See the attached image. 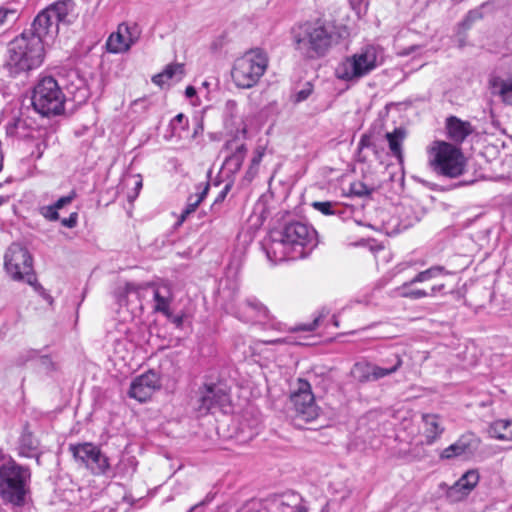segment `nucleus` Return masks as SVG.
Masks as SVG:
<instances>
[{
  "label": "nucleus",
  "mask_w": 512,
  "mask_h": 512,
  "mask_svg": "<svg viewBox=\"0 0 512 512\" xmlns=\"http://www.w3.org/2000/svg\"><path fill=\"white\" fill-rule=\"evenodd\" d=\"M481 18H482V13L479 10H471L468 12V14L464 20V23L470 24V23L474 22L475 20L481 19Z\"/></svg>",
  "instance_id": "53"
},
{
  "label": "nucleus",
  "mask_w": 512,
  "mask_h": 512,
  "mask_svg": "<svg viewBox=\"0 0 512 512\" xmlns=\"http://www.w3.org/2000/svg\"><path fill=\"white\" fill-rule=\"evenodd\" d=\"M232 187V184L231 183H226L225 186L223 187V189L219 192V194L217 195V197L215 198V202L216 203H220V204H223L227 194L229 193L230 189Z\"/></svg>",
  "instance_id": "52"
},
{
  "label": "nucleus",
  "mask_w": 512,
  "mask_h": 512,
  "mask_svg": "<svg viewBox=\"0 0 512 512\" xmlns=\"http://www.w3.org/2000/svg\"><path fill=\"white\" fill-rule=\"evenodd\" d=\"M65 95L52 76H43L35 84L31 104L43 117L59 116L65 111Z\"/></svg>",
  "instance_id": "6"
},
{
  "label": "nucleus",
  "mask_w": 512,
  "mask_h": 512,
  "mask_svg": "<svg viewBox=\"0 0 512 512\" xmlns=\"http://www.w3.org/2000/svg\"><path fill=\"white\" fill-rule=\"evenodd\" d=\"M391 362L392 366L390 367H380L369 362H357L351 369V375L360 383L375 381L395 373L402 365V358L400 355H395Z\"/></svg>",
  "instance_id": "14"
},
{
  "label": "nucleus",
  "mask_w": 512,
  "mask_h": 512,
  "mask_svg": "<svg viewBox=\"0 0 512 512\" xmlns=\"http://www.w3.org/2000/svg\"><path fill=\"white\" fill-rule=\"evenodd\" d=\"M29 130L30 125L28 124L27 119L21 117H14L6 125V133L11 137L24 138L28 135Z\"/></svg>",
  "instance_id": "30"
},
{
  "label": "nucleus",
  "mask_w": 512,
  "mask_h": 512,
  "mask_svg": "<svg viewBox=\"0 0 512 512\" xmlns=\"http://www.w3.org/2000/svg\"><path fill=\"white\" fill-rule=\"evenodd\" d=\"M229 405L230 396L219 384L204 383L196 392L194 409L199 416H206L215 409L225 411Z\"/></svg>",
  "instance_id": "13"
},
{
  "label": "nucleus",
  "mask_w": 512,
  "mask_h": 512,
  "mask_svg": "<svg viewBox=\"0 0 512 512\" xmlns=\"http://www.w3.org/2000/svg\"><path fill=\"white\" fill-rule=\"evenodd\" d=\"M134 42L135 40L129 32V27L125 24H121L117 32L109 36L106 46L111 53H122L128 51Z\"/></svg>",
  "instance_id": "22"
},
{
  "label": "nucleus",
  "mask_w": 512,
  "mask_h": 512,
  "mask_svg": "<svg viewBox=\"0 0 512 512\" xmlns=\"http://www.w3.org/2000/svg\"><path fill=\"white\" fill-rule=\"evenodd\" d=\"M377 66V51L374 46H366L360 52L340 62L335 75L338 79L352 81L362 78Z\"/></svg>",
  "instance_id": "10"
},
{
  "label": "nucleus",
  "mask_w": 512,
  "mask_h": 512,
  "mask_svg": "<svg viewBox=\"0 0 512 512\" xmlns=\"http://www.w3.org/2000/svg\"><path fill=\"white\" fill-rule=\"evenodd\" d=\"M196 95V89L193 86H187L185 89V96L187 98H192Z\"/></svg>",
  "instance_id": "60"
},
{
  "label": "nucleus",
  "mask_w": 512,
  "mask_h": 512,
  "mask_svg": "<svg viewBox=\"0 0 512 512\" xmlns=\"http://www.w3.org/2000/svg\"><path fill=\"white\" fill-rule=\"evenodd\" d=\"M411 285L412 284H408V281L403 283L401 286L395 289L396 294L400 297L412 300H417L429 296V293L423 289H409V286Z\"/></svg>",
  "instance_id": "34"
},
{
  "label": "nucleus",
  "mask_w": 512,
  "mask_h": 512,
  "mask_svg": "<svg viewBox=\"0 0 512 512\" xmlns=\"http://www.w3.org/2000/svg\"><path fill=\"white\" fill-rule=\"evenodd\" d=\"M267 67V54L259 48L251 49L235 60L232 79L239 88H252L259 82Z\"/></svg>",
  "instance_id": "7"
},
{
  "label": "nucleus",
  "mask_w": 512,
  "mask_h": 512,
  "mask_svg": "<svg viewBox=\"0 0 512 512\" xmlns=\"http://www.w3.org/2000/svg\"><path fill=\"white\" fill-rule=\"evenodd\" d=\"M406 137V130L403 127H397L393 132L386 133V139L389 144L391 154L399 161L403 160L402 143Z\"/></svg>",
  "instance_id": "27"
},
{
  "label": "nucleus",
  "mask_w": 512,
  "mask_h": 512,
  "mask_svg": "<svg viewBox=\"0 0 512 512\" xmlns=\"http://www.w3.org/2000/svg\"><path fill=\"white\" fill-rule=\"evenodd\" d=\"M39 450V441L34 437L26 424L18 439L17 454L24 458H33L36 451Z\"/></svg>",
  "instance_id": "24"
},
{
  "label": "nucleus",
  "mask_w": 512,
  "mask_h": 512,
  "mask_svg": "<svg viewBox=\"0 0 512 512\" xmlns=\"http://www.w3.org/2000/svg\"><path fill=\"white\" fill-rule=\"evenodd\" d=\"M18 18L16 9L0 7V26L4 25L9 20L15 21Z\"/></svg>",
  "instance_id": "43"
},
{
  "label": "nucleus",
  "mask_w": 512,
  "mask_h": 512,
  "mask_svg": "<svg viewBox=\"0 0 512 512\" xmlns=\"http://www.w3.org/2000/svg\"><path fill=\"white\" fill-rule=\"evenodd\" d=\"M293 512H307V509L305 506L298 504L294 506Z\"/></svg>",
  "instance_id": "63"
},
{
  "label": "nucleus",
  "mask_w": 512,
  "mask_h": 512,
  "mask_svg": "<svg viewBox=\"0 0 512 512\" xmlns=\"http://www.w3.org/2000/svg\"><path fill=\"white\" fill-rule=\"evenodd\" d=\"M138 462L134 456L123 455L116 465V472L122 476H131L137 469Z\"/></svg>",
  "instance_id": "32"
},
{
  "label": "nucleus",
  "mask_w": 512,
  "mask_h": 512,
  "mask_svg": "<svg viewBox=\"0 0 512 512\" xmlns=\"http://www.w3.org/2000/svg\"><path fill=\"white\" fill-rule=\"evenodd\" d=\"M189 127V120L183 113L177 114L169 123L172 136L181 137V133Z\"/></svg>",
  "instance_id": "35"
},
{
  "label": "nucleus",
  "mask_w": 512,
  "mask_h": 512,
  "mask_svg": "<svg viewBox=\"0 0 512 512\" xmlns=\"http://www.w3.org/2000/svg\"><path fill=\"white\" fill-rule=\"evenodd\" d=\"M4 266L7 273L14 280H22L33 286L45 299L52 302V298L46 295L44 288L37 283L33 270V259L28 249L19 243H12L4 256Z\"/></svg>",
  "instance_id": "8"
},
{
  "label": "nucleus",
  "mask_w": 512,
  "mask_h": 512,
  "mask_svg": "<svg viewBox=\"0 0 512 512\" xmlns=\"http://www.w3.org/2000/svg\"><path fill=\"white\" fill-rule=\"evenodd\" d=\"M144 289L143 285L127 282L125 285L119 286L114 290V297L119 305H127L131 296L140 300Z\"/></svg>",
  "instance_id": "25"
},
{
  "label": "nucleus",
  "mask_w": 512,
  "mask_h": 512,
  "mask_svg": "<svg viewBox=\"0 0 512 512\" xmlns=\"http://www.w3.org/2000/svg\"><path fill=\"white\" fill-rule=\"evenodd\" d=\"M41 455H42V452H40V450H37L36 455H34V457H33V458H35L37 465H41Z\"/></svg>",
  "instance_id": "64"
},
{
  "label": "nucleus",
  "mask_w": 512,
  "mask_h": 512,
  "mask_svg": "<svg viewBox=\"0 0 512 512\" xmlns=\"http://www.w3.org/2000/svg\"><path fill=\"white\" fill-rule=\"evenodd\" d=\"M69 451L76 462L85 466L94 475H107L111 470L108 456L91 442L70 444Z\"/></svg>",
  "instance_id": "12"
},
{
  "label": "nucleus",
  "mask_w": 512,
  "mask_h": 512,
  "mask_svg": "<svg viewBox=\"0 0 512 512\" xmlns=\"http://www.w3.org/2000/svg\"><path fill=\"white\" fill-rule=\"evenodd\" d=\"M39 362H40V365L45 369V370H52L54 368V363L53 361L51 360V358L47 355H44V356H40L39 357Z\"/></svg>",
  "instance_id": "54"
},
{
  "label": "nucleus",
  "mask_w": 512,
  "mask_h": 512,
  "mask_svg": "<svg viewBox=\"0 0 512 512\" xmlns=\"http://www.w3.org/2000/svg\"><path fill=\"white\" fill-rule=\"evenodd\" d=\"M242 311L253 315L255 318L251 321H245L246 323L260 322L268 318V309L256 298H248L244 303H241Z\"/></svg>",
  "instance_id": "28"
},
{
  "label": "nucleus",
  "mask_w": 512,
  "mask_h": 512,
  "mask_svg": "<svg viewBox=\"0 0 512 512\" xmlns=\"http://www.w3.org/2000/svg\"><path fill=\"white\" fill-rule=\"evenodd\" d=\"M395 355H398L397 353H393L391 354L390 356L386 357L385 359L382 360V364L383 366L382 367H390L392 366V362H391V359L393 358V356Z\"/></svg>",
  "instance_id": "61"
},
{
  "label": "nucleus",
  "mask_w": 512,
  "mask_h": 512,
  "mask_svg": "<svg viewBox=\"0 0 512 512\" xmlns=\"http://www.w3.org/2000/svg\"><path fill=\"white\" fill-rule=\"evenodd\" d=\"M39 213L48 221H57L60 219L59 212L52 204L40 207Z\"/></svg>",
  "instance_id": "44"
},
{
  "label": "nucleus",
  "mask_w": 512,
  "mask_h": 512,
  "mask_svg": "<svg viewBox=\"0 0 512 512\" xmlns=\"http://www.w3.org/2000/svg\"><path fill=\"white\" fill-rule=\"evenodd\" d=\"M74 9L72 0H58L41 10L34 18L29 29L23 32L40 40L43 45L47 38H53L59 30V23L65 22Z\"/></svg>",
  "instance_id": "5"
},
{
  "label": "nucleus",
  "mask_w": 512,
  "mask_h": 512,
  "mask_svg": "<svg viewBox=\"0 0 512 512\" xmlns=\"http://www.w3.org/2000/svg\"><path fill=\"white\" fill-rule=\"evenodd\" d=\"M480 439L471 432L461 435L456 442L446 447L440 453L441 459H453L458 457H470L479 448Z\"/></svg>",
  "instance_id": "16"
},
{
  "label": "nucleus",
  "mask_w": 512,
  "mask_h": 512,
  "mask_svg": "<svg viewBox=\"0 0 512 512\" xmlns=\"http://www.w3.org/2000/svg\"><path fill=\"white\" fill-rule=\"evenodd\" d=\"M289 401L294 412V421L309 423L320 415V408L315 402L311 384L306 379H297L296 389L290 394Z\"/></svg>",
  "instance_id": "11"
},
{
  "label": "nucleus",
  "mask_w": 512,
  "mask_h": 512,
  "mask_svg": "<svg viewBox=\"0 0 512 512\" xmlns=\"http://www.w3.org/2000/svg\"><path fill=\"white\" fill-rule=\"evenodd\" d=\"M446 131L447 137L452 142L461 144L474 132V128L469 121H463L456 116H449L446 119Z\"/></svg>",
  "instance_id": "21"
},
{
  "label": "nucleus",
  "mask_w": 512,
  "mask_h": 512,
  "mask_svg": "<svg viewBox=\"0 0 512 512\" xmlns=\"http://www.w3.org/2000/svg\"><path fill=\"white\" fill-rule=\"evenodd\" d=\"M312 92H313V85L310 82H306L305 85L303 86V88L301 90L297 91L292 96V102L294 104L301 103V102L307 100L308 97L312 94Z\"/></svg>",
  "instance_id": "41"
},
{
  "label": "nucleus",
  "mask_w": 512,
  "mask_h": 512,
  "mask_svg": "<svg viewBox=\"0 0 512 512\" xmlns=\"http://www.w3.org/2000/svg\"><path fill=\"white\" fill-rule=\"evenodd\" d=\"M61 224L67 228H74L78 224V213L72 212L68 218L61 219Z\"/></svg>",
  "instance_id": "49"
},
{
  "label": "nucleus",
  "mask_w": 512,
  "mask_h": 512,
  "mask_svg": "<svg viewBox=\"0 0 512 512\" xmlns=\"http://www.w3.org/2000/svg\"><path fill=\"white\" fill-rule=\"evenodd\" d=\"M239 289L235 283L226 285L219 291V298L222 301V306L226 312L231 313L241 321H251L255 317L246 311H242L241 304L237 305Z\"/></svg>",
  "instance_id": "19"
},
{
  "label": "nucleus",
  "mask_w": 512,
  "mask_h": 512,
  "mask_svg": "<svg viewBox=\"0 0 512 512\" xmlns=\"http://www.w3.org/2000/svg\"><path fill=\"white\" fill-rule=\"evenodd\" d=\"M322 318V315H318L317 317L314 318V320L310 323H307V324H302L300 326H298L297 328H295L296 331H314L319 323H320V320Z\"/></svg>",
  "instance_id": "48"
},
{
  "label": "nucleus",
  "mask_w": 512,
  "mask_h": 512,
  "mask_svg": "<svg viewBox=\"0 0 512 512\" xmlns=\"http://www.w3.org/2000/svg\"><path fill=\"white\" fill-rule=\"evenodd\" d=\"M311 206L321 212L323 215H336L342 217L345 214V209L337 202L331 201H315Z\"/></svg>",
  "instance_id": "31"
},
{
  "label": "nucleus",
  "mask_w": 512,
  "mask_h": 512,
  "mask_svg": "<svg viewBox=\"0 0 512 512\" xmlns=\"http://www.w3.org/2000/svg\"><path fill=\"white\" fill-rule=\"evenodd\" d=\"M209 183H205V184H200L196 187L197 189V193L195 195H190L188 197V201H187V205H186V208L183 210L182 214H181V217H180V222L184 221L185 218L192 212H194L196 210V208L198 207V205L204 200V198L206 197L208 191H209Z\"/></svg>",
  "instance_id": "29"
},
{
  "label": "nucleus",
  "mask_w": 512,
  "mask_h": 512,
  "mask_svg": "<svg viewBox=\"0 0 512 512\" xmlns=\"http://www.w3.org/2000/svg\"><path fill=\"white\" fill-rule=\"evenodd\" d=\"M444 266L436 265L432 266L424 271L419 272L414 278L408 281V284H415L420 282L428 281L439 275L448 274Z\"/></svg>",
  "instance_id": "33"
},
{
  "label": "nucleus",
  "mask_w": 512,
  "mask_h": 512,
  "mask_svg": "<svg viewBox=\"0 0 512 512\" xmlns=\"http://www.w3.org/2000/svg\"><path fill=\"white\" fill-rule=\"evenodd\" d=\"M365 148H372L376 152V145L372 142V135L369 133L363 134L358 143L357 154L359 162L366 161V157L362 156V151Z\"/></svg>",
  "instance_id": "38"
},
{
  "label": "nucleus",
  "mask_w": 512,
  "mask_h": 512,
  "mask_svg": "<svg viewBox=\"0 0 512 512\" xmlns=\"http://www.w3.org/2000/svg\"><path fill=\"white\" fill-rule=\"evenodd\" d=\"M76 198V192L71 191L68 195L60 197L56 202H54L52 205L54 208L59 211L66 205L70 204L74 199Z\"/></svg>",
  "instance_id": "46"
},
{
  "label": "nucleus",
  "mask_w": 512,
  "mask_h": 512,
  "mask_svg": "<svg viewBox=\"0 0 512 512\" xmlns=\"http://www.w3.org/2000/svg\"><path fill=\"white\" fill-rule=\"evenodd\" d=\"M32 471L11 456L0 455V499L12 508H23L31 498Z\"/></svg>",
  "instance_id": "3"
},
{
  "label": "nucleus",
  "mask_w": 512,
  "mask_h": 512,
  "mask_svg": "<svg viewBox=\"0 0 512 512\" xmlns=\"http://www.w3.org/2000/svg\"><path fill=\"white\" fill-rule=\"evenodd\" d=\"M211 215L208 218L209 224H214L217 222H221L223 215L225 214V210L223 208V204L216 203L215 201L212 203L210 207Z\"/></svg>",
  "instance_id": "40"
},
{
  "label": "nucleus",
  "mask_w": 512,
  "mask_h": 512,
  "mask_svg": "<svg viewBox=\"0 0 512 512\" xmlns=\"http://www.w3.org/2000/svg\"><path fill=\"white\" fill-rule=\"evenodd\" d=\"M215 495L216 493L209 492L202 501L190 507L187 512H202L203 507L210 504L214 500Z\"/></svg>",
  "instance_id": "45"
},
{
  "label": "nucleus",
  "mask_w": 512,
  "mask_h": 512,
  "mask_svg": "<svg viewBox=\"0 0 512 512\" xmlns=\"http://www.w3.org/2000/svg\"><path fill=\"white\" fill-rule=\"evenodd\" d=\"M204 131V125L202 120H198L192 134V138L196 139L198 135H201Z\"/></svg>",
  "instance_id": "56"
},
{
  "label": "nucleus",
  "mask_w": 512,
  "mask_h": 512,
  "mask_svg": "<svg viewBox=\"0 0 512 512\" xmlns=\"http://www.w3.org/2000/svg\"><path fill=\"white\" fill-rule=\"evenodd\" d=\"M423 435L427 445L434 444L439 440L445 431L442 424L441 416L433 413H425L422 415Z\"/></svg>",
  "instance_id": "23"
},
{
  "label": "nucleus",
  "mask_w": 512,
  "mask_h": 512,
  "mask_svg": "<svg viewBox=\"0 0 512 512\" xmlns=\"http://www.w3.org/2000/svg\"><path fill=\"white\" fill-rule=\"evenodd\" d=\"M491 438L501 441H512V420L499 419L492 422L488 428Z\"/></svg>",
  "instance_id": "26"
},
{
  "label": "nucleus",
  "mask_w": 512,
  "mask_h": 512,
  "mask_svg": "<svg viewBox=\"0 0 512 512\" xmlns=\"http://www.w3.org/2000/svg\"><path fill=\"white\" fill-rule=\"evenodd\" d=\"M71 75H75L77 77V79H78V84L76 85L77 89H82V88L86 87L87 81H86L85 78L79 76L78 71H73L71 73Z\"/></svg>",
  "instance_id": "58"
},
{
  "label": "nucleus",
  "mask_w": 512,
  "mask_h": 512,
  "mask_svg": "<svg viewBox=\"0 0 512 512\" xmlns=\"http://www.w3.org/2000/svg\"><path fill=\"white\" fill-rule=\"evenodd\" d=\"M141 188H142V179H138L135 182V195L134 196H130L129 195V200L130 201H132L133 199H135L138 196L139 191H140Z\"/></svg>",
  "instance_id": "59"
},
{
  "label": "nucleus",
  "mask_w": 512,
  "mask_h": 512,
  "mask_svg": "<svg viewBox=\"0 0 512 512\" xmlns=\"http://www.w3.org/2000/svg\"><path fill=\"white\" fill-rule=\"evenodd\" d=\"M499 95L504 103L512 105V77L500 81Z\"/></svg>",
  "instance_id": "37"
},
{
  "label": "nucleus",
  "mask_w": 512,
  "mask_h": 512,
  "mask_svg": "<svg viewBox=\"0 0 512 512\" xmlns=\"http://www.w3.org/2000/svg\"><path fill=\"white\" fill-rule=\"evenodd\" d=\"M39 355V352L34 349L27 350L25 353L21 354L18 358V362L20 364H24L29 360L37 358Z\"/></svg>",
  "instance_id": "50"
},
{
  "label": "nucleus",
  "mask_w": 512,
  "mask_h": 512,
  "mask_svg": "<svg viewBox=\"0 0 512 512\" xmlns=\"http://www.w3.org/2000/svg\"><path fill=\"white\" fill-rule=\"evenodd\" d=\"M223 151L227 152L223 163L224 169L230 174L238 173L247 155L246 144L234 137L224 143Z\"/></svg>",
  "instance_id": "17"
},
{
  "label": "nucleus",
  "mask_w": 512,
  "mask_h": 512,
  "mask_svg": "<svg viewBox=\"0 0 512 512\" xmlns=\"http://www.w3.org/2000/svg\"><path fill=\"white\" fill-rule=\"evenodd\" d=\"M44 58L43 43L22 32L9 42L3 67L10 77L16 78L38 69L43 64Z\"/></svg>",
  "instance_id": "4"
},
{
  "label": "nucleus",
  "mask_w": 512,
  "mask_h": 512,
  "mask_svg": "<svg viewBox=\"0 0 512 512\" xmlns=\"http://www.w3.org/2000/svg\"><path fill=\"white\" fill-rule=\"evenodd\" d=\"M445 287L444 284H440V285H435L432 287L431 289V294L430 295H435L436 293L440 292L441 290H443Z\"/></svg>",
  "instance_id": "62"
},
{
  "label": "nucleus",
  "mask_w": 512,
  "mask_h": 512,
  "mask_svg": "<svg viewBox=\"0 0 512 512\" xmlns=\"http://www.w3.org/2000/svg\"><path fill=\"white\" fill-rule=\"evenodd\" d=\"M320 512H350V506L344 498L329 500Z\"/></svg>",
  "instance_id": "36"
},
{
  "label": "nucleus",
  "mask_w": 512,
  "mask_h": 512,
  "mask_svg": "<svg viewBox=\"0 0 512 512\" xmlns=\"http://www.w3.org/2000/svg\"><path fill=\"white\" fill-rule=\"evenodd\" d=\"M480 476L477 470H469L464 473L446 492V497L451 502H459L465 499L477 486Z\"/></svg>",
  "instance_id": "18"
},
{
  "label": "nucleus",
  "mask_w": 512,
  "mask_h": 512,
  "mask_svg": "<svg viewBox=\"0 0 512 512\" xmlns=\"http://www.w3.org/2000/svg\"><path fill=\"white\" fill-rule=\"evenodd\" d=\"M430 164L440 175L456 178L464 173L466 159L460 148L445 141H436L431 149Z\"/></svg>",
  "instance_id": "9"
},
{
  "label": "nucleus",
  "mask_w": 512,
  "mask_h": 512,
  "mask_svg": "<svg viewBox=\"0 0 512 512\" xmlns=\"http://www.w3.org/2000/svg\"><path fill=\"white\" fill-rule=\"evenodd\" d=\"M318 245V234L308 223L294 220L271 230L262 246L272 263L308 257Z\"/></svg>",
  "instance_id": "1"
},
{
  "label": "nucleus",
  "mask_w": 512,
  "mask_h": 512,
  "mask_svg": "<svg viewBox=\"0 0 512 512\" xmlns=\"http://www.w3.org/2000/svg\"><path fill=\"white\" fill-rule=\"evenodd\" d=\"M160 388L161 380L159 374L154 369H150L137 376L131 382L128 395L139 402H145L156 390H159Z\"/></svg>",
  "instance_id": "15"
},
{
  "label": "nucleus",
  "mask_w": 512,
  "mask_h": 512,
  "mask_svg": "<svg viewBox=\"0 0 512 512\" xmlns=\"http://www.w3.org/2000/svg\"><path fill=\"white\" fill-rule=\"evenodd\" d=\"M176 328H181L184 323V314L174 315L172 311H169V316H165Z\"/></svg>",
  "instance_id": "51"
},
{
  "label": "nucleus",
  "mask_w": 512,
  "mask_h": 512,
  "mask_svg": "<svg viewBox=\"0 0 512 512\" xmlns=\"http://www.w3.org/2000/svg\"><path fill=\"white\" fill-rule=\"evenodd\" d=\"M258 171H259V168L249 165V167L245 173L244 179L247 180L248 182H251L258 174Z\"/></svg>",
  "instance_id": "55"
},
{
  "label": "nucleus",
  "mask_w": 512,
  "mask_h": 512,
  "mask_svg": "<svg viewBox=\"0 0 512 512\" xmlns=\"http://www.w3.org/2000/svg\"><path fill=\"white\" fill-rule=\"evenodd\" d=\"M336 27L324 20L306 21L291 29L294 50L305 61L326 57L339 42Z\"/></svg>",
  "instance_id": "2"
},
{
  "label": "nucleus",
  "mask_w": 512,
  "mask_h": 512,
  "mask_svg": "<svg viewBox=\"0 0 512 512\" xmlns=\"http://www.w3.org/2000/svg\"><path fill=\"white\" fill-rule=\"evenodd\" d=\"M350 194L358 197L369 196L373 192V188L368 187L363 182H354L350 185Z\"/></svg>",
  "instance_id": "39"
},
{
  "label": "nucleus",
  "mask_w": 512,
  "mask_h": 512,
  "mask_svg": "<svg viewBox=\"0 0 512 512\" xmlns=\"http://www.w3.org/2000/svg\"><path fill=\"white\" fill-rule=\"evenodd\" d=\"M266 148L264 146H257L253 152L252 159L250 161V165L253 167L259 168V165L263 159Z\"/></svg>",
  "instance_id": "47"
},
{
  "label": "nucleus",
  "mask_w": 512,
  "mask_h": 512,
  "mask_svg": "<svg viewBox=\"0 0 512 512\" xmlns=\"http://www.w3.org/2000/svg\"><path fill=\"white\" fill-rule=\"evenodd\" d=\"M147 287L153 290V299L155 301L154 312L162 313L164 316H169L170 305L174 299L171 284L168 282H161L159 284H148Z\"/></svg>",
  "instance_id": "20"
},
{
  "label": "nucleus",
  "mask_w": 512,
  "mask_h": 512,
  "mask_svg": "<svg viewBox=\"0 0 512 512\" xmlns=\"http://www.w3.org/2000/svg\"><path fill=\"white\" fill-rule=\"evenodd\" d=\"M184 74V66L183 64H170L167 65L166 68L163 70V75L166 79L170 80L174 76L179 75V79H181L182 75Z\"/></svg>",
  "instance_id": "42"
},
{
  "label": "nucleus",
  "mask_w": 512,
  "mask_h": 512,
  "mask_svg": "<svg viewBox=\"0 0 512 512\" xmlns=\"http://www.w3.org/2000/svg\"><path fill=\"white\" fill-rule=\"evenodd\" d=\"M167 81L168 79L165 78L163 72L156 74L152 77V82L158 86H163Z\"/></svg>",
  "instance_id": "57"
}]
</instances>
